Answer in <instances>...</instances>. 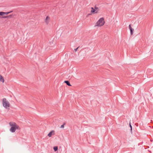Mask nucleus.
I'll return each instance as SVG.
<instances>
[{
	"mask_svg": "<svg viewBox=\"0 0 153 153\" xmlns=\"http://www.w3.org/2000/svg\"><path fill=\"white\" fill-rule=\"evenodd\" d=\"M65 83L67 85L69 86H71V85L70 84L69 82L68 81H65Z\"/></svg>",
	"mask_w": 153,
	"mask_h": 153,
	"instance_id": "11",
	"label": "nucleus"
},
{
	"mask_svg": "<svg viewBox=\"0 0 153 153\" xmlns=\"http://www.w3.org/2000/svg\"><path fill=\"white\" fill-rule=\"evenodd\" d=\"M79 47H78L77 48L74 49V51H75V52H76L77 51V50L78 48H79Z\"/></svg>",
	"mask_w": 153,
	"mask_h": 153,
	"instance_id": "15",
	"label": "nucleus"
},
{
	"mask_svg": "<svg viewBox=\"0 0 153 153\" xmlns=\"http://www.w3.org/2000/svg\"><path fill=\"white\" fill-rule=\"evenodd\" d=\"M16 129H20L19 127H19H11L10 129V131L11 132L13 133L15 131Z\"/></svg>",
	"mask_w": 153,
	"mask_h": 153,
	"instance_id": "4",
	"label": "nucleus"
},
{
	"mask_svg": "<svg viewBox=\"0 0 153 153\" xmlns=\"http://www.w3.org/2000/svg\"><path fill=\"white\" fill-rule=\"evenodd\" d=\"M53 149L54 151L56 152L58 150V147L57 146H54L53 147Z\"/></svg>",
	"mask_w": 153,
	"mask_h": 153,
	"instance_id": "12",
	"label": "nucleus"
},
{
	"mask_svg": "<svg viewBox=\"0 0 153 153\" xmlns=\"http://www.w3.org/2000/svg\"><path fill=\"white\" fill-rule=\"evenodd\" d=\"M129 28L131 32V35H132L133 34V31L134 30L133 28L131 27V25H129Z\"/></svg>",
	"mask_w": 153,
	"mask_h": 153,
	"instance_id": "10",
	"label": "nucleus"
},
{
	"mask_svg": "<svg viewBox=\"0 0 153 153\" xmlns=\"http://www.w3.org/2000/svg\"><path fill=\"white\" fill-rule=\"evenodd\" d=\"M0 81L2 83H4V77L1 75H0Z\"/></svg>",
	"mask_w": 153,
	"mask_h": 153,
	"instance_id": "9",
	"label": "nucleus"
},
{
	"mask_svg": "<svg viewBox=\"0 0 153 153\" xmlns=\"http://www.w3.org/2000/svg\"><path fill=\"white\" fill-rule=\"evenodd\" d=\"M3 106L6 108H7L10 107L9 102L5 98H4L3 100Z\"/></svg>",
	"mask_w": 153,
	"mask_h": 153,
	"instance_id": "2",
	"label": "nucleus"
},
{
	"mask_svg": "<svg viewBox=\"0 0 153 153\" xmlns=\"http://www.w3.org/2000/svg\"><path fill=\"white\" fill-rule=\"evenodd\" d=\"M12 11H10V12H0V15L1 16H3L5 14L8 15V14H9V13H10Z\"/></svg>",
	"mask_w": 153,
	"mask_h": 153,
	"instance_id": "7",
	"label": "nucleus"
},
{
	"mask_svg": "<svg viewBox=\"0 0 153 153\" xmlns=\"http://www.w3.org/2000/svg\"><path fill=\"white\" fill-rule=\"evenodd\" d=\"M130 126L131 128V130H132V126H131V125L130 124Z\"/></svg>",
	"mask_w": 153,
	"mask_h": 153,
	"instance_id": "16",
	"label": "nucleus"
},
{
	"mask_svg": "<svg viewBox=\"0 0 153 153\" xmlns=\"http://www.w3.org/2000/svg\"><path fill=\"white\" fill-rule=\"evenodd\" d=\"M0 75H1V74H0Z\"/></svg>",
	"mask_w": 153,
	"mask_h": 153,
	"instance_id": "18",
	"label": "nucleus"
},
{
	"mask_svg": "<svg viewBox=\"0 0 153 153\" xmlns=\"http://www.w3.org/2000/svg\"><path fill=\"white\" fill-rule=\"evenodd\" d=\"M50 18L49 16H47L45 19V22L46 25H48L50 21Z\"/></svg>",
	"mask_w": 153,
	"mask_h": 153,
	"instance_id": "6",
	"label": "nucleus"
},
{
	"mask_svg": "<svg viewBox=\"0 0 153 153\" xmlns=\"http://www.w3.org/2000/svg\"><path fill=\"white\" fill-rule=\"evenodd\" d=\"M65 125V123H64L61 126L60 128H63L64 127V125Z\"/></svg>",
	"mask_w": 153,
	"mask_h": 153,
	"instance_id": "14",
	"label": "nucleus"
},
{
	"mask_svg": "<svg viewBox=\"0 0 153 153\" xmlns=\"http://www.w3.org/2000/svg\"><path fill=\"white\" fill-rule=\"evenodd\" d=\"M54 132H55V131H54L53 130V131H51L48 134V136L49 137H51L52 135L54 134Z\"/></svg>",
	"mask_w": 153,
	"mask_h": 153,
	"instance_id": "8",
	"label": "nucleus"
},
{
	"mask_svg": "<svg viewBox=\"0 0 153 153\" xmlns=\"http://www.w3.org/2000/svg\"><path fill=\"white\" fill-rule=\"evenodd\" d=\"M99 11L98 8L97 7H95L94 8L92 7L91 8V13H97Z\"/></svg>",
	"mask_w": 153,
	"mask_h": 153,
	"instance_id": "3",
	"label": "nucleus"
},
{
	"mask_svg": "<svg viewBox=\"0 0 153 153\" xmlns=\"http://www.w3.org/2000/svg\"><path fill=\"white\" fill-rule=\"evenodd\" d=\"M12 16V15H10L9 16H6L3 17V18H7L8 17L11 18V17Z\"/></svg>",
	"mask_w": 153,
	"mask_h": 153,
	"instance_id": "13",
	"label": "nucleus"
},
{
	"mask_svg": "<svg viewBox=\"0 0 153 153\" xmlns=\"http://www.w3.org/2000/svg\"><path fill=\"white\" fill-rule=\"evenodd\" d=\"M90 15H91V14H88L87 15V16H88Z\"/></svg>",
	"mask_w": 153,
	"mask_h": 153,
	"instance_id": "17",
	"label": "nucleus"
},
{
	"mask_svg": "<svg viewBox=\"0 0 153 153\" xmlns=\"http://www.w3.org/2000/svg\"><path fill=\"white\" fill-rule=\"evenodd\" d=\"M105 23L104 19L103 17L100 18L95 25V26L100 27L103 26Z\"/></svg>",
	"mask_w": 153,
	"mask_h": 153,
	"instance_id": "1",
	"label": "nucleus"
},
{
	"mask_svg": "<svg viewBox=\"0 0 153 153\" xmlns=\"http://www.w3.org/2000/svg\"><path fill=\"white\" fill-rule=\"evenodd\" d=\"M10 126L11 127H19V126L17 125L15 123L13 122H10L9 123Z\"/></svg>",
	"mask_w": 153,
	"mask_h": 153,
	"instance_id": "5",
	"label": "nucleus"
}]
</instances>
